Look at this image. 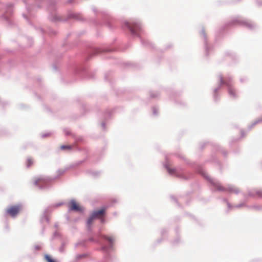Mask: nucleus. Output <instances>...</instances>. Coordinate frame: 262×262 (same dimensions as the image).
<instances>
[{
  "label": "nucleus",
  "mask_w": 262,
  "mask_h": 262,
  "mask_svg": "<svg viewBox=\"0 0 262 262\" xmlns=\"http://www.w3.org/2000/svg\"><path fill=\"white\" fill-rule=\"evenodd\" d=\"M213 184L215 185V186L216 187V189L220 191H228L231 193H237L239 192V190L233 186H229L227 188L225 189L224 187H223L219 183H213Z\"/></svg>",
  "instance_id": "1"
},
{
  "label": "nucleus",
  "mask_w": 262,
  "mask_h": 262,
  "mask_svg": "<svg viewBox=\"0 0 262 262\" xmlns=\"http://www.w3.org/2000/svg\"><path fill=\"white\" fill-rule=\"evenodd\" d=\"M21 207L19 205L12 206L6 210L7 213L12 217L15 216L20 211Z\"/></svg>",
  "instance_id": "2"
},
{
  "label": "nucleus",
  "mask_w": 262,
  "mask_h": 262,
  "mask_svg": "<svg viewBox=\"0 0 262 262\" xmlns=\"http://www.w3.org/2000/svg\"><path fill=\"white\" fill-rule=\"evenodd\" d=\"M70 209L76 211H80L82 208L75 201H71L70 204Z\"/></svg>",
  "instance_id": "3"
},
{
  "label": "nucleus",
  "mask_w": 262,
  "mask_h": 262,
  "mask_svg": "<svg viewBox=\"0 0 262 262\" xmlns=\"http://www.w3.org/2000/svg\"><path fill=\"white\" fill-rule=\"evenodd\" d=\"M105 212L104 209H101L99 210L95 211L93 212L92 215L95 218H100L102 216Z\"/></svg>",
  "instance_id": "4"
},
{
  "label": "nucleus",
  "mask_w": 262,
  "mask_h": 262,
  "mask_svg": "<svg viewBox=\"0 0 262 262\" xmlns=\"http://www.w3.org/2000/svg\"><path fill=\"white\" fill-rule=\"evenodd\" d=\"M45 182V179L41 177L36 178L34 181V183L36 185L43 184Z\"/></svg>",
  "instance_id": "5"
},
{
  "label": "nucleus",
  "mask_w": 262,
  "mask_h": 262,
  "mask_svg": "<svg viewBox=\"0 0 262 262\" xmlns=\"http://www.w3.org/2000/svg\"><path fill=\"white\" fill-rule=\"evenodd\" d=\"M219 80L220 81L221 85H222V84L228 85L229 84L227 81H226V80L224 79V77H223V76L222 75H220L219 76Z\"/></svg>",
  "instance_id": "6"
},
{
  "label": "nucleus",
  "mask_w": 262,
  "mask_h": 262,
  "mask_svg": "<svg viewBox=\"0 0 262 262\" xmlns=\"http://www.w3.org/2000/svg\"><path fill=\"white\" fill-rule=\"evenodd\" d=\"M228 92L230 96L234 97L235 96V91L234 89L231 87H229L228 89Z\"/></svg>",
  "instance_id": "7"
},
{
  "label": "nucleus",
  "mask_w": 262,
  "mask_h": 262,
  "mask_svg": "<svg viewBox=\"0 0 262 262\" xmlns=\"http://www.w3.org/2000/svg\"><path fill=\"white\" fill-rule=\"evenodd\" d=\"M166 169L168 173L170 174H172L175 172V169L170 166H166Z\"/></svg>",
  "instance_id": "8"
},
{
  "label": "nucleus",
  "mask_w": 262,
  "mask_h": 262,
  "mask_svg": "<svg viewBox=\"0 0 262 262\" xmlns=\"http://www.w3.org/2000/svg\"><path fill=\"white\" fill-rule=\"evenodd\" d=\"M33 163V160L31 158H28L27 160L26 164L28 167L31 166Z\"/></svg>",
  "instance_id": "9"
},
{
  "label": "nucleus",
  "mask_w": 262,
  "mask_h": 262,
  "mask_svg": "<svg viewBox=\"0 0 262 262\" xmlns=\"http://www.w3.org/2000/svg\"><path fill=\"white\" fill-rule=\"evenodd\" d=\"M139 29V26L137 25V24H136L135 25V27H130V31L133 33H136V32H137V30Z\"/></svg>",
  "instance_id": "10"
},
{
  "label": "nucleus",
  "mask_w": 262,
  "mask_h": 262,
  "mask_svg": "<svg viewBox=\"0 0 262 262\" xmlns=\"http://www.w3.org/2000/svg\"><path fill=\"white\" fill-rule=\"evenodd\" d=\"M94 219V217L92 215H91L89 217V219L88 220V222H87V224H88V226H90L92 224Z\"/></svg>",
  "instance_id": "11"
},
{
  "label": "nucleus",
  "mask_w": 262,
  "mask_h": 262,
  "mask_svg": "<svg viewBox=\"0 0 262 262\" xmlns=\"http://www.w3.org/2000/svg\"><path fill=\"white\" fill-rule=\"evenodd\" d=\"M60 148L62 150L71 149L72 148V146H71V145H61Z\"/></svg>",
  "instance_id": "12"
},
{
  "label": "nucleus",
  "mask_w": 262,
  "mask_h": 262,
  "mask_svg": "<svg viewBox=\"0 0 262 262\" xmlns=\"http://www.w3.org/2000/svg\"><path fill=\"white\" fill-rule=\"evenodd\" d=\"M45 258L48 262H55L54 260L52 259L49 255H46Z\"/></svg>",
  "instance_id": "13"
},
{
  "label": "nucleus",
  "mask_w": 262,
  "mask_h": 262,
  "mask_svg": "<svg viewBox=\"0 0 262 262\" xmlns=\"http://www.w3.org/2000/svg\"><path fill=\"white\" fill-rule=\"evenodd\" d=\"M105 238L107 240H108L111 243H112L114 241V239L113 237L106 236Z\"/></svg>",
  "instance_id": "14"
}]
</instances>
